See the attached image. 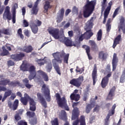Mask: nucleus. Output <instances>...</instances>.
Returning <instances> with one entry per match:
<instances>
[{
	"label": "nucleus",
	"instance_id": "f257e3e1",
	"mask_svg": "<svg viewBox=\"0 0 125 125\" xmlns=\"http://www.w3.org/2000/svg\"><path fill=\"white\" fill-rule=\"evenodd\" d=\"M54 59L52 60L53 66L56 71L58 75H61V71H60V67L57 63L61 64L62 63V60L63 59L64 63L68 64V60H69V54H66L64 52V51L61 52H58L53 53L52 54Z\"/></svg>",
	"mask_w": 125,
	"mask_h": 125
},
{
	"label": "nucleus",
	"instance_id": "f03ea898",
	"mask_svg": "<svg viewBox=\"0 0 125 125\" xmlns=\"http://www.w3.org/2000/svg\"><path fill=\"white\" fill-rule=\"evenodd\" d=\"M48 31L49 34L51 35L55 40H59L60 42H64L67 46H76L75 42H73L71 39L66 38L63 35L60 36L58 28L50 27L48 29Z\"/></svg>",
	"mask_w": 125,
	"mask_h": 125
},
{
	"label": "nucleus",
	"instance_id": "7ed1b4c3",
	"mask_svg": "<svg viewBox=\"0 0 125 125\" xmlns=\"http://www.w3.org/2000/svg\"><path fill=\"white\" fill-rule=\"evenodd\" d=\"M93 19V18H91V19L89 20L86 23L84 29L86 30V32L81 36L78 35L76 37V39L78 41H80V42H82V41L83 40V38H85V39H86V40H88V39H90V37L93 36V33L92 31H91V30H90V29L92 28Z\"/></svg>",
	"mask_w": 125,
	"mask_h": 125
},
{
	"label": "nucleus",
	"instance_id": "20e7f679",
	"mask_svg": "<svg viewBox=\"0 0 125 125\" xmlns=\"http://www.w3.org/2000/svg\"><path fill=\"white\" fill-rule=\"evenodd\" d=\"M96 4V0H94L90 2H87V4L84 6L83 11V15L85 18H87L91 15L93 10H94V7Z\"/></svg>",
	"mask_w": 125,
	"mask_h": 125
},
{
	"label": "nucleus",
	"instance_id": "39448f33",
	"mask_svg": "<svg viewBox=\"0 0 125 125\" xmlns=\"http://www.w3.org/2000/svg\"><path fill=\"white\" fill-rule=\"evenodd\" d=\"M21 101L23 105H27L28 104V101H29L30 111H36V102H35L34 99L30 97L28 95V94L25 93L24 97L21 98Z\"/></svg>",
	"mask_w": 125,
	"mask_h": 125
},
{
	"label": "nucleus",
	"instance_id": "423d86ee",
	"mask_svg": "<svg viewBox=\"0 0 125 125\" xmlns=\"http://www.w3.org/2000/svg\"><path fill=\"white\" fill-rule=\"evenodd\" d=\"M56 97L59 107L62 108V109H65V110L66 111H69V108L68 105H67V101L66 100L65 97H62L61 98L60 97V95H59L58 93L56 94Z\"/></svg>",
	"mask_w": 125,
	"mask_h": 125
},
{
	"label": "nucleus",
	"instance_id": "0eeeda50",
	"mask_svg": "<svg viewBox=\"0 0 125 125\" xmlns=\"http://www.w3.org/2000/svg\"><path fill=\"white\" fill-rule=\"evenodd\" d=\"M42 92L44 93V95L47 101L49 102V101H50V91H49L48 86L43 84L42 87Z\"/></svg>",
	"mask_w": 125,
	"mask_h": 125
},
{
	"label": "nucleus",
	"instance_id": "6e6552de",
	"mask_svg": "<svg viewBox=\"0 0 125 125\" xmlns=\"http://www.w3.org/2000/svg\"><path fill=\"white\" fill-rule=\"evenodd\" d=\"M83 82V76H80L77 79H74L70 81V83L71 84H73V85H75V86H81V84H82V83Z\"/></svg>",
	"mask_w": 125,
	"mask_h": 125
},
{
	"label": "nucleus",
	"instance_id": "1a4fd4ad",
	"mask_svg": "<svg viewBox=\"0 0 125 125\" xmlns=\"http://www.w3.org/2000/svg\"><path fill=\"white\" fill-rule=\"evenodd\" d=\"M7 84H8L9 86L14 87L15 86H17L19 83L18 82H10L8 79H3L0 81V85H6Z\"/></svg>",
	"mask_w": 125,
	"mask_h": 125
},
{
	"label": "nucleus",
	"instance_id": "9d476101",
	"mask_svg": "<svg viewBox=\"0 0 125 125\" xmlns=\"http://www.w3.org/2000/svg\"><path fill=\"white\" fill-rule=\"evenodd\" d=\"M3 19L4 20H11V14H10V7L7 6L5 7V11L3 14Z\"/></svg>",
	"mask_w": 125,
	"mask_h": 125
},
{
	"label": "nucleus",
	"instance_id": "9b49d317",
	"mask_svg": "<svg viewBox=\"0 0 125 125\" xmlns=\"http://www.w3.org/2000/svg\"><path fill=\"white\" fill-rule=\"evenodd\" d=\"M78 105V103H74L72 104V107L74 108V109L72 112V120H76V119H78V117H79V114H80V112H79V109L77 107H75V106Z\"/></svg>",
	"mask_w": 125,
	"mask_h": 125
},
{
	"label": "nucleus",
	"instance_id": "f8f14e48",
	"mask_svg": "<svg viewBox=\"0 0 125 125\" xmlns=\"http://www.w3.org/2000/svg\"><path fill=\"white\" fill-rule=\"evenodd\" d=\"M111 76H112V72H109L107 73L106 76L103 79L101 83L102 87L104 88L108 84L109 78H110Z\"/></svg>",
	"mask_w": 125,
	"mask_h": 125
},
{
	"label": "nucleus",
	"instance_id": "ddd939ff",
	"mask_svg": "<svg viewBox=\"0 0 125 125\" xmlns=\"http://www.w3.org/2000/svg\"><path fill=\"white\" fill-rule=\"evenodd\" d=\"M25 54L24 53H21L11 55V59L14 61H20L24 57Z\"/></svg>",
	"mask_w": 125,
	"mask_h": 125
},
{
	"label": "nucleus",
	"instance_id": "4468645a",
	"mask_svg": "<svg viewBox=\"0 0 125 125\" xmlns=\"http://www.w3.org/2000/svg\"><path fill=\"white\" fill-rule=\"evenodd\" d=\"M18 8V4L17 3H15L12 7L11 10L12 12V21L13 24H15L16 21V9Z\"/></svg>",
	"mask_w": 125,
	"mask_h": 125
},
{
	"label": "nucleus",
	"instance_id": "2eb2a0df",
	"mask_svg": "<svg viewBox=\"0 0 125 125\" xmlns=\"http://www.w3.org/2000/svg\"><path fill=\"white\" fill-rule=\"evenodd\" d=\"M92 76L93 81V85H94L96 83V82H97V68L96 67V64H94V65Z\"/></svg>",
	"mask_w": 125,
	"mask_h": 125
},
{
	"label": "nucleus",
	"instance_id": "dca6fc26",
	"mask_svg": "<svg viewBox=\"0 0 125 125\" xmlns=\"http://www.w3.org/2000/svg\"><path fill=\"white\" fill-rule=\"evenodd\" d=\"M78 90H75L73 94L70 95V99L71 100H74V101H79L80 100V95L76 94L78 93Z\"/></svg>",
	"mask_w": 125,
	"mask_h": 125
},
{
	"label": "nucleus",
	"instance_id": "f3484780",
	"mask_svg": "<svg viewBox=\"0 0 125 125\" xmlns=\"http://www.w3.org/2000/svg\"><path fill=\"white\" fill-rule=\"evenodd\" d=\"M118 57H117V54L114 53L113 54V59H112V71H115L117 67V63H118Z\"/></svg>",
	"mask_w": 125,
	"mask_h": 125
},
{
	"label": "nucleus",
	"instance_id": "a211bd4d",
	"mask_svg": "<svg viewBox=\"0 0 125 125\" xmlns=\"http://www.w3.org/2000/svg\"><path fill=\"white\" fill-rule=\"evenodd\" d=\"M59 118L62 121H67V113L65 110H61L59 113Z\"/></svg>",
	"mask_w": 125,
	"mask_h": 125
},
{
	"label": "nucleus",
	"instance_id": "6ab92c4d",
	"mask_svg": "<svg viewBox=\"0 0 125 125\" xmlns=\"http://www.w3.org/2000/svg\"><path fill=\"white\" fill-rule=\"evenodd\" d=\"M21 51L23 52H26V53H29V52H32L33 51V47L31 45L24 46L21 49Z\"/></svg>",
	"mask_w": 125,
	"mask_h": 125
},
{
	"label": "nucleus",
	"instance_id": "aec40b11",
	"mask_svg": "<svg viewBox=\"0 0 125 125\" xmlns=\"http://www.w3.org/2000/svg\"><path fill=\"white\" fill-rule=\"evenodd\" d=\"M35 62H37L39 66H42L44 65L46 63V57H44L43 59H35Z\"/></svg>",
	"mask_w": 125,
	"mask_h": 125
},
{
	"label": "nucleus",
	"instance_id": "412c9836",
	"mask_svg": "<svg viewBox=\"0 0 125 125\" xmlns=\"http://www.w3.org/2000/svg\"><path fill=\"white\" fill-rule=\"evenodd\" d=\"M115 109H116V104H114L112 106V108L111 110L109 111V113L108 114L107 116L106 117V119H105L106 121H109V119H110V117H111V116H112V115H114L115 113Z\"/></svg>",
	"mask_w": 125,
	"mask_h": 125
},
{
	"label": "nucleus",
	"instance_id": "4be33fe9",
	"mask_svg": "<svg viewBox=\"0 0 125 125\" xmlns=\"http://www.w3.org/2000/svg\"><path fill=\"white\" fill-rule=\"evenodd\" d=\"M116 88L115 87H112V88L110 89L108 95L107 96V99L109 100H111V99H113V97L115 95V90Z\"/></svg>",
	"mask_w": 125,
	"mask_h": 125
},
{
	"label": "nucleus",
	"instance_id": "5701e85b",
	"mask_svg": "<svg viewBox=\"0 0 125 125\" xmlns=\"http://www.w3.org/2000/svg\"><path fill=\"white\" fill-rule=\"evenodd\" d=\"M37 97L38 99L40 100V102L42 103V106H43L45 108H46V102H45V101H44V99L42 97L41 93H37Z\"/></svg>",
	"mask_w": 125,
	"mask_h": 125
},
{
	"label": "nucleus",
	"instance_id": "b1692460",
	"mask_svg": "<svg viewBox=\"0 0 125 125\" xmlns=\"http://www.w3.org/2000/svg\"><path fill=\"white\" fill-rule=\"evenodd\" d=\"M28 68H29V65L27 64V62L26 61L23 62L21 66V70L25 72L26 71H28Z\"/></svg>",
	"mask_w": 125,
	"mask_h": 125
},
{
	"label": "nucleus",
	"instance_id": "393cba45",
	"mask_svg": "<svg viewBox=\"0 0 125 125\" xmlns=\"http://www.w3.org/2000/svg\"><path fill=\"white\" fill-rule=\"evenodd\" d=\"M38 73L39 75H40V76H42L45 82H48V76H47V74L42 72V70L38 71Z\"/></svg>",
	"mask_w": 125,
	"mask_h": 125
},
{
	"label": "nucleus",
	"instance_id": "a878e982",
	"mask_svg": "<svg viewBox=\"0 0 125 125\" xmlns=\"http://www.w3.org/2000/svg\"><path fill=\"white\" fill-rule=\"evenodd\" d=\"M122 38V36L121 35H118L114 40L113 48H115L117 46V44H118L119 42H120V41H121V38Z\"/></svg>",
	"mask_w": 125,
	"mask_h": 125
},
{
	"label": "nucleus",
	"instance_id": "bb28decb",
	"mask_svg": "<svg viewBox=\"0 0 125 125\" xmlns=\"http://www.w3.org/2000/svg\"><path fill=\"white\" fill-rule=\"evenodd\" d=\"M108 56V54L104 52H100L99 54V58L102 60H105L107 57Z\"/></svg>",
	"mask_w": 125,
	"mask_h": 125
},
{
	"label": "nucleus",
	"instance_id": "cd10ccee",
	"mask_svg": "<svg viewBox=\"0 0 125 125\" xmlns=\"http://www.w3.org/2000/svg\"><path fill=\"white\" fill-rule=\"evenodd\" d=\"M12 93V91L11 90H9L6 92H5L4 94V96L2 99V102H3L8 96H10L11 95V94Z\"/></svg>",
	"mask_w": 125,
	"mask_h": 125
},
{
	"label": "nucleus",
	"instance_id": "c85d7f7f",
	"mask_svg": "<svg viewBox=\"0 0 125 125\" xmlns=\"http://www.w3.org/2000/svg\"><path fill=\"white\" fill-rule=\"evenodd\" d=\"M44 12L46 13L48 11L49 8H51V6L50 5V2L49 1H47L45 2L44 4Z\"/></svg>",
	"mask_w": 125,
	"mask_h": 125
},
{
	"label": "nucleus",
	"instance_id": "c756f323",
	"mask_svg": "<svg viewBox=\"0 0 125 125\" xmlns=\"http://www.w3.org/2000/svg\"><path fill=\"white\" fill-rule=\"evenodd\" d=\"M83 48H85V49L86 50V52L87 53V56H88V59H89V60L92 59V58L91 57L90 55H89V52L90 51V49L89 48V47L88 46H86L85 45H83Z\"/></svg>",
	"mask_w": 125,
	"mask_h": 125
},
{
	"label": "nucleus",
	"instance_id": "7c9ffc66",
	"mask_svg": "<svg viewBox=\"0 0 125 125\" xmlns=\"http://www.w3.org/2000/svg\"><path fill=\"white\" fill-rule=\"evenodd\" d=\"M94 107V104H89L86 105V108H85V112L87 114H88L90 113V111L91 110V109Z\"/></svg>",
	"mask_w": 125,
	"mask_h": 125
},
{
	"label": "nucleus",
	"instance_id": "2f4dec72",
	"mask_svg": "<svg viewBox=\"0 0 125 125\" xmlns=\"http://www.w3.org/2000/svg\"><path fill=\"white\" fill-rule=\"evenodd\" d=\"M2 52L0 54L1 56H6V55H8L9 54V52L5 49V46H3L2 47Z\"/></svg>",
	"mask_w": 125,
	"mask_h": 125
},
{
	"label": "nucleus",
	"instance_id": "473e14b6",
	"mask_svg": "<svg viewBox=\"0 0 125 125\" xmlns=\"http://www.w3.org/2000/svg\"><path fill=\"white\" fill-rule=\"evenodd\" d=\"M2 34H4V35H9V29H3L1 31L0 30V38L2 37Z\"/></svg>",
	"mask_w": 125,
	"mask_h": 125
},
{
	"label": "nucleus",
	"instance_id": "72a5a7b5",
	"mask_svg": "<svg viewBox=\"0 0 125 125\" xmlns=\"http://www.w3.org/2000/svg\"><path fill=\"white\" fill-rule=\"evenodd\" d=\"M31 28L33 34H37L38 33V31H39V28H38V26L35 24L31 25Z\"/></svg>",
	"mask_w": 125,
	"mask_h": 125
},
{
	"label": "nucleus",
	"instance_id": "f704fd0d",
	"mask_svg": "<svg viewBox=\"0 0 125 125\" xmlns=\"http://www.w3.org/2000/svg\"><path fill=\"white\" fill-rule=\"evenodd\" d=\"M32 14H35V15H36V14H37L38 12L39 11V9L38 8V5L36 6V3H35L34 6L32 9Z\"/></svg>",
	"mask_w": 125,
	"mask_h": 125
},
{
	"label": "nucleus",
	"instance_id": "c9c22d12",
	"mask_svg": "<svg viewBox=\"0 0 125 125\" xmlns=\"http://www.w3.org/2000/svg\"><path fill=\"white\" fill-rule=\"evenodd\" d=\"M112 4H113V2L112 1H110L108 3V6L106 8L104 12H107V13H109V12H110V10H111V7H112Z\"/></svg>",
	"mask_w": 125,
	"mask_h": 125
},
{
	"label": "nucleus",
	"instance_id": "e433bc0d",
	"mask_svg": "<svg viewBox=\"0 0 125 125\" xmlns=\"http://www.w3.org/2000/svg\"><path fill=\"white\" fill-rule=\"evenodd\" d=\"M18 104H19V101H18V100H16L13 104V111H15V110L17 109V107H18Z\"/></svg>",
	"mask_w": 125,
	"mask_h": 125
},
{
	"label": "nucleus",
	"instance_id": "4c0bfd02",
	"mask_svg": "<svg viewBox=\"0 0 125 125\" xmlns=\"http://www.w3.org/2000/svg\"><path fill=\"white\" fill-rule=\"evenodd\" d=\"M85 118L84 116H82L80 118V125H85Z\"/></svg>",
	"mask_w": 125,
	"mask_h": 125
},
{
	"label": "nucleus",
	"instance_id": "58836bf2",
	"mask_svg": "<svg viewBox=\"0 0 125 125\" xmlns=\"http://www.w3.org/2000/svg\"><path fill=\"white\" fill-rule=\"evenodd\" d=\"M30 74H36V68L34 65H32L30 67L29 69Z\"/></svg>",
	"mask_w": 125,
	"mask_h": 125
},
{
	"label": "nucleus",
	"instance_id": "ea45409f",
	"mask_svg": "<svg viewBox=\"0 0 125 125\" xmlns=\"http://www.w3.org/2000/svg\"><path fill=\"white\" fill-rule=\"evenodd\" d=\"M102 38V30L100 29L97 33V40L98 41H101Z\"/></svg>",
	"mask_w": 125,
	"mask_h": 125
},
{
	"label": "nucleus",
	"instance_id": "a19ab883",
	"mask_svg": "<svg viewBox=\"0 0 125 125\" xmlns=\"http://www.w3.org/2000/svg\"><path fill=\"white\" fill-rule=\"evenodd\" d=\"M47 72L48 73H50L51 71V69H52V64L51 62H50L46 66Z\"/></svg>",
	"mask_w": 125,
	"mask_h": 125
},
{
	"label": "nucleus",
	"instance_id": "79ce46f5",
	"mask_svg": "<svg viewBox=\"0 0 125 125\" xmlns=\"http://www.w3.org/2000/svg\"><path fill=\"white\" fill-rule=\"evenodd\" d=\"M18 36L21 39V40H23L24 39V35L22 34V29L21 28H20L18 31Z\"/></svg>",
	"mask_w": 125,
	"mask_h": 125
},
{
	"label": "nucleus",
	"instance_id": "37998d69",
	"mask_svg": "<svg viewBox=\"0 0 125 125\" xmlns=\"http://www.w3.org/2000/svg\"><path fill=\"white\" fill-rule=\"evenodd\" d=\"M26 115L29 118H32L35 116V112L28 111L27 112Z\"/></svg>",
	"mask_w": 125,
	"mask_h": 125
},
{
	"label": "nucleus",
	"instance_id": "c03bdc74",
	"mask_svg": "<svg viewBox=\"0 0 125 125\" xmlns=\"http://www.w3.org/2000/svg\"><path fill=\"white\" fill-rule=\"evenodd\" d=\"M52 125H59L58 124V119L55 118L51 121Z\"/></svg>",
	"mask_w": 125,
	"mask_h": 125
},
{
	"label": "nucleus",
	"instance_id": "a18cd8bd",
	"mask_svg": "<svg viewBox=\"0 0 125 125\" xmlns=\"http://www.w3.org/2000/svg\"><path fill=\"white\" fill-rule=\"evenodd\" d=\"M36 26L37 27H40L42 25V21H40L39 20H36L35 21V23H34Z\"/></svg>",
	"mask_w": 125,
	"mask_h": 125
},
{
	"label": "nucleus",
	"instance_id": "49530a36",
	"mask_svg": "<svg viewBox=\"0 0 125 125\" xmlns=\"http://www.w3.org/2000/svg\"><path fill=\"white\" fill-rule=\"evenodd\" d=\"M62 20H63V17L57 15V22L58 23H60Z\"/></svg>",
	"mask_w": 125,
	"mask_h": 125
},
{
	"label": "nucleus",
	"instance_id": "de8ad7c7",
	"mask_svg": "<svg viewBox=\"0 0 125 125\" xmlns=\"http://www.w3.org/2000/svg\"><path fill=\"white\" fill-rule=\"evenodd\" d=\"M109 14V13H107L106 12H104V19L103 21V23L105 24L106 23V19H107V18L108 17V15Z\"/></svg>",
	"mask_w": 125,
	"mask_h": 125
},
{
	"label": "nucleus",
	"instance_id": "09e8293b",
	"mask_svg": "<svg viewBox=\"0 0 125 125\" xmlns=\"http://www.w3.org/2000/svg\"><path fill=\"white\" fill-rule=\"evenodd\" d=\"M84 71V69L83 68L80 69L78 66L76 67V72L77 73H80V74H82V72H83Z\"/></svg>",
	"mask_w": 125,
	"mask_h": 125
},
{
	"label": "nucleus",
	"instance_id": "8fccbe9b",
	"mask_svg": "<svg viewBox=\"0 0 125 125\" xmlns=\"http://www.w3.org/2000/svg\"><path fill=\"white\" fill-rule=\"evenodd\" d=\"M119 10H120V7H118L116 8L113 13V18H115L117 15L118 14V12H119Z\"/></svg>",
	"mask_w": 125,
	"mask_h": 125
},
{
	"label": "nucleus",
	"instance_id": "3c124183",
	"mask_svg": "<svg viewBox=\"0 0 125 125\" xmlns=\"http://www.w3.org/2000/svg\"><path fill=\"white\" fill-rule=\"evenodd\" d=\"M106 2H107V0H103L102 2V7L103 9H105L106 7Z\"/></svg>",
	"mask_w": 125,
	"mask_h": 125
},
{
	"label": "nucleus",
	"instance_id": "603ef678",
	"mask_svg": "<svg viewBox=\"0 0 125 125\" xmlns=\"http://www.w3.org/2000/svg\"><path fill=\"white\" fill-rule=\"evenodd\" d=\"M15 121H16L17 122H18V121H20V120H21V117H20L19 116V114L17 113L15 115Z\"/></svg>",
	"mask_w": 125,
	"mask_h": 125
},
{
	"label": "nucleus",
	"instance_id": "864d4df0",
	"mask_svg": "<svg viewBox=\"0 0 125 125\" xmlns=\"http://www.w3.org/2000/svg\"><path fill=\"white\" fill-rule=\"evenodd\" d=\"M36 77V74L32 73L28 77V79L30 81H32Z\"/></svg>",
	"mask_w": 125,
	"mask_h": 125
},
{
	"label": "nucleus",
	"instance_id": "5fc2aeb1",
	"mask_svg": "<svg viewBox=\"0 0 125 125\" xmlns=\"http://www.w3.org/2000/svg\"><path fill=\"white\" fill-rule=\"evenodd\" d=\"M29 123L31 125H35L37 124V119H32L29 121Z\"/></svg>",
	"mask_w": 125,
	"mask_h": 125
},
{
	"label": "nucleus",
	"instance_id": "6e6d98bb",
	"mask_svg": "<svg viewBox=\"0 0 125 125\" xmlns=\"http://www.w3.org/2000/svg\"><path fill=\"white\" fill-rule=\"evenodd\" d=\"M19 125H27V122L24 121H20L18 123Z\"/></svg>",
	"mask_w": 125,
	"mask_h": 125
},
{
	"label": "nucleus",
	"instance_id": "4d7b16f0",
	"mask_svg": "<svg viewBox=\"0 0 125 125\" xmlns=\"http://www.w3.org/2000/svg\"><path fill=\"white\" fill-rule=\"evenodd\" d=\"M72 12L74 14H77L78 13V8L76 6H74L72 9Z\"/></svg>",
	"mask_w": 125,
	"mask_h": 125
},
{
	"label": "nucleus",
	"instance_id": "13d9d810",
	"mask_svg": "<svg viewBox=\"0 0 125 125\" xmlns=\"http://www.w3.org/2000/svg\"><path fill=\"white\" fill-rule=\"evenodd\" d=\"M60 12V14H59V15H58L63 17V16L64 15V12H65V10L63 8H62L61 9Z\"/></svg>",
	"mask_w": 125,
	"mask_h": 125
},
{
	"label": "nucleus",
	"instance_id": "bf43d9fd",
	"mask_svg": "<svg viewBox=\"0 0 125 125\" xmlns=\"http://www.w3.org/2000/svg\"><path fill=\"white\" fill-rule=\"evenodd\" d=\"M23 24L24 25V27H28L29 26V23L26 20H23Z\"/></svg>",
	"mask_w": 125,
	"mask_h": 125
},
{
	"label": "nucleus",
	"instance_id": "052dcab7",
	"mask_svg": "<svg viewBox=\"0 0 125 125\" xmlns=\"http://www.w3.org/2000/svg\"><path fill=\"white\" fill-rule=\"evenodd\" d=\"M24 35L26 36V37H30V31H29L28 29H25L24 30Z\"/></svg>",
	"mask_w": 125,
	"mask_h": 125
},
{
	"label": "nucleus",
	"instance_id": "680f3d73",
	"mask_svg": "<svg viewBox=\"0 0 125 125\" xmlns=\"http://www.w3.org/2000/svg\"><path fill=\"white\" fill-rule=\"evenodd\" d=\"M106 27L107 32H110V30H111V24H106Z\"/></svg>",
	"mask_w": 125,
	"mask_h": 125
},
{
	"label": "nucleus",
	"instance_id": "e2e57ef3",
	"mask_svg": "<svg viewBox=\"0 0 125 125\" xmlns=\"http://www.w3.org/2000/svg\"><path fill=\"white\" fill-rule=\"evenodd\" d=\"M22 82L25 85L29 83V80H28V78H25L22 80Z\"/></svg>",
	"mask_w": 125,
	"mask_h": 125
},
{
	"label": "nucleus",
	"instance_id": "0e129e2a",
	"mask_svg": "<svg viewBox=\"0 0 125 125\" xmlns=\"http://www.w3.org/2000/svg\"><path fill=\"white\" fill-rule=\"evenodd\" d=\"M100 109V106L99 105H96V106L94 109V112H98Z\"/></svg>",
	"mask_w": 125,
	"mask_h": 125
},
{
	"label": "nucleus",
	"instance_id": "69168bd1",
	"mask_svg": "<svg viewBox=\"0 0 125 125\" xmlns=\"http://www.w3.org/2000/svg\"><path fill=\"white\" fill-rule=\"evenodd\" d=\"M25 86H26V87L27 88H28V89H30V88H31V87H32L33 85L30 84L29 83H27V84H25Z\"/></svg>",
	"mask_w": 125,
	"mask_h": 125
},
{
	"label": "nucleus",
	"instance_id": "338daca9",
	"mask_svg": "<svg viewBox=\"0 0 125 125\" xmlns=\"http://www.w3.org/2000/svg\"><path fill=\"white\" fill-rule=\"evenodd\" d=\"M89 43L92 45V46H96L95 42L93 41H89Z\"/></svg>",
	"mask_w": 125,
	"mask_h": 125
},
{
	"label": "nucleus",
	"instance_id": "774afa93",
	"mask_svg": "<svg viewBox=\"0 0 125 125\" xmlns=\"http://www.w3.org/2000/svg\"><path fill=\"white\" fill-rule=\"evenodd\" d=\"M8 66H13V65H14V62L12 61H9L8 62Z\"/></svg>",
	"mask_w": 125,
	"mask_h": 125
}]
</instances>
